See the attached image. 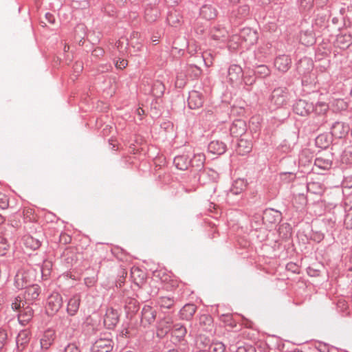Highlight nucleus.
<instances>
[{"mask_svg":"<svg viewBox=\"0 0 352 352\" xmlns=\"http://www.w3.org/2000/svg\"><path fill=\"white\" fill-rule=\"evenodd\" d=\"M12 308L19 311L18 319L22 325L28 323L33 317L34 311L30 304H25L20 296L14 298L12 303Z\"/></svg>","mask_w":352,"mask_h":352,"instance_id":"1","label":"nucleus"},{"mask_svg":"<svg viewBox=\"0 0 352 352\" xmlns=\"http://www.w3.org/2000/svg\"><path fill=\"white\" fill-rule=\"evenodd\" d=\"M157 0H144V18L148 22H153L160 16V10L157 6Z\"/></svg>","mask_w":352,"mask_h":352,"instance_id":"2","label":"nucleus"},{"mask_svg":"<svg viewBox=\"0 0 352 352\" xmlns=\"http://www.w3.org/2000/svg\"><path fill=\"white\" fill-rule=\"evenodd\" d=\"M288 93L285 88L275 89L271 96L270 102L274 108H279L287 103Z\"/></svg>","mask_w":352,"mask_h":352,"instance_id":"3","label":"nucleus"},{"mask_svg":"<svg viewBox=\"0 0 352 352\" xmlns=\"http://www.w3.org/2000/svg\"><path fill=\"white\" fill-rule=\"evenodd\" d=\"M63 299L58 293L52 294L48 299L46 306V311L50 315L56 314L62 307Z\"/></svg>","mask_w":352,"mask_h":352,"instance_id":"4","label":"nucleus"},{"mask_svg":"<svg viewBox=\"0 0 352 352\" xmlns=\"http://www.w3.org/2000/svg\"><path fill=\"white\" fill-rule=\"evenodd\" d=\"M243 72L242 68L238 65H232L228 69V79L233 85H239L242 82Z\"/></svg>","mask_w":352,"mask_h":352,"instance_id":"5","label":"nucleus"},{"mask_svg":"<svg viewBox=\"0 0 352 352\" xmlns=\"http://www.w3.org/2000/svg\"><path fill=\"white\" fill-rule=\"evenodd\" d=\"M113 347V341L109 338H100L93 344L92 352H110Z\"/></svg>","mask_w":352,"mask_h":352,"instance_id":"6","label":"nucleus"},{"mask_svg":"<svg viewBox=\"0 0 352 352\" xmlns=\"http://www.w3.org/2000/svg\"><path fill=\"white\" fill-rule=\"evenodd\" d=\"M294 111L300 116L309 115L314 110V104L304 100H299L294 107Z\"/></svg>","mask_w":352,"mask_h":352,"instance_id":"7","label":"nucleus"},{"mask_svg":"<svg viewBox=\"0 0 352 352\" xmlns=\"http://www.w3.org/2000/svg\"><path fill=\"white\" fill-rule=\"evenodd\" d=\"M119 321V315L117 310L113 308L107 309L104 318V324L108 329L113 328Z\"/></svg>","mask_w":352,"mask_h":352,"instance_id":"8","label":"nucleus"},{"mask_svg":"<svg viewBox=\"0 0 352 352\" xmlns=\"http://www.w3.org/2000/svg\"><path fill=\"white\" fill-rule=\"evenodd\" d=\"M240 36L245 44L244 47L248 48L254 45L257 41V35L256 32L250 28H244L241 30Z\"/></svg>","mask_w":352,"mask_h":352,"instance_id":"9","label":"nucleus"},{"mask_svg":"<svg viewBox=\"0 0 352 352\" xmlns=\"http://www.w3.org/2000/svg\"><path fill=\"white\" fill-rule=\"evenodd\" d=\"M188 106L190 109H199L202 107L204 98L202 95L197 91H191L189 93L188 99Z\"/></svg>","mask_w":352,"mask_h":352,"instance_id":"10","label":"nucleus"},{"mask_svg":"<svg viewBox=\"0 0 352 352\" xmlns=\"http://www.w3.org/2000/svg\"><path fill=\"white\" fill-rule=\"evenodd\" d=\"M247 129L246 123L243 120H234L230 126V133L235 137L241 136L243 135Z\"/></svg>","mask_w":352,"mask_h":352,"instance_id":"11","label":"nucleus"},{"mask_svg":"<svg viewBox=\"0 0 352 352\" xmlns=\"http://www.w3.org/2000/svg\"><path fill=\"white\" fill-rule=\"evenodd\" d=\"M40 294V287L38 285H32L26 288L24 295L25 304H32Z\"/></svg>","mask_w":352,"mask_h":352,"instance_id":"12","label":"nucleus"},{"mask_svg":"<svg viewBox=\"0 0 352 352\" xmlns=\"http://www.w3.org/2000/svg\"><path fill=\"white\" fill-rule=\"evenodd\" d=\"M349 130V127L348 125L341 122H337L331 128V133L337 138H342L348 133Z\"/></svg>","mask_w":352,"mask_h":352,"instance_id":"13","label":"nucleus"},{"mask_svg":"<svg viewBox=\"0 0 352 352\" xmlns=\"http://www.w3.org/2000/svg\"><path fill=\"white\" fill-rule=\"evenodd\" d=\"M156 317V311L150 306H144L142 311V322L150 324L153 323Z\"/></svg>","mask_w":352,"mask_h":352,"instance_id":"14","label":"nucleus"},{"mask_svg":"<svg viewBox=\"0 0 352 352\" xmlns=\"http://www.w3.org/2000/svg\"><path fill=\"white\" fill-rule=\"evenodd\" d=\"M291 65V59L287 55H281L278 56L275 61L274 65L276 68L283 72H285L289 69Z\"/></svg>","mask_w":352,"mask_h":352,"instance_id":"15","label":"nucleus"},{"mask_svg":"<svg viewBox=\"0 0 352 352\" xmlns=\"http://www.w3.org/2000/svg\"><path fill=\"white\" fill-rule=\"evenodd\" d=\"M30 341V332L28 330L21 331L16 337V349L22 351Z\"/></svg>","mask_w":352,"mask_h":352,"instance_id":"16","label":"nucleus"},{"mask_svg":"<svg viewBox=\"0 0 352 352\" xmlns=\"http://www.w3.org/2000/svg\"><path fill=\"white\" fill-rule=\"evenodd\" d=\"M200 15L205 19L211 20L217 16V11L212 5L205 4L200 8Z\"/></svg>","mask_w":352,"mask_h":352,"instance_id":"17","label":"nucleus"},{"mask_svg":"<svg viewBox=\"0 0 352 352\" xmlns=\"http://www.w3.org/2000/svg\"><path fill=\"white\" fill-rule=\"evenodd\" d=\"M172 320L170 318H165L158 323L157 334L160 337L164 336L171 329Z\"/></svg>","mask_w":352,"mask_h":352,"instance_id":"18","label":"nucleus"},{"mask_svg":"<svg viewBox=\"0 0 352 352\" xmlns=\"http://www.w3.org/2000/svg\"><path fill=\"white\" fill-rule=\"evenodd\" d=\"M55 338V332L52 329H47L45 331L41 339V347L43 349H47L53 343Z\"/></svg>","mask_w":352,"mask_h":352,"instance_id":"19","label":"nucleus"},{"mask_svg":"<svg viewBox=\"0 0 352 352\" xmlns=\"http://www.w3.org/2000/svg\"><path fill=\"white\" fill-rule=\"evenodd\" d=\"M210 36L215 41H224L228 37V31L222 27L215 26L210 31Z\"/></svg>","mask_w":352,"mask_h":352,"instance_id":"20","label":"nucleus"},{"mask_svg":"<svg viewBox=\"0 0 352 352\" xmlns=\"http://www.w3.org/2000/svg\"><path fill=\"white\" fill-rule=\"evenodd\" d=\"M226 150V144L219 140L212 141L208 145V151L214 154L221 155Z\"/></svg>","mask_w":352,"mask_h":352,"instance_id":"21","label":"nucleus"},{"mask_svg":"<svg viewBox=\"0 0 352 352\" xmlns=\"http://www.w3.org/2000/svg\"><path fill=\"white\" fill-rule=\"evenodd\" d=\"M80 302V298L78 295H74L69 299L67 307V311L69 315L74 316L76 314L79 309Z\"/></svg>","mask_w":352,"mask_h":352,"instance_id":"22","label":"nucleus"},{"mask_svg":"<svg viewBox=\"0 0 352 352\" xmlns=\"http://www.w3.org/2000/svg\"><path fill=\"white\" fill-rule=\"evenodd\" d=\"M30 281L27 273L24 271H19L15 276L14 285L16 288L22 289Z\"/></svg>","mask_w":352,"mask_h":352,"instance_id":"23","label":"nucleus"},{"mask_svg":"<svg viewBox=\"0 0 352 352\" xmlns=\"http://www.w3.org/2000/svg\"><path fill=\"white\" fill-rule=\"evenodd\" d=\"M245 44L240 34H234L231 36L228 42V47L230 50H236L239 47H244Z\"/></svg>","mask_w":352,"mask_h":352,"instance_id":"24","label":"nucleus"},{"mask_svg":"<svg viewBox=\"0 0 352 352\" xmlns=\"http://www.w3.org/2000/svg\"><path fill=\"white\" fill-rule=\"evenodd\" d=\"M197 307L193 304H186L180 311L181 318L184 320H190L192 318L196 311Z\"/></svg>","mask_w":352,"mask_h":352,"instance_id":"25","label":"nucleus"},{"mask_svg":"<svg viewBox=\"0 0 352 352\" xmlns=\"http://www.w3.org/2000/svg\"><path fill=\"white\" fill-rule=\"evenodd\" d=\"M205 155L203 153L195 154L190 161V164L195 170L199 171L204 168Z\"/></svg>","mask_w":352,"mask_h":352,"instance_id":"26","label":"nucleus"},{"mask_svg":"<svg viewBox=\"0 0 352 352\" xmlns=\"http://www.w3.org/2000/svg\"><path fill=\"white\" fill-rule=\"evenodd\" d=\"M246 182L243 179H237L233 182L230 192L234 195H239L246 188Z\"/></svg>","mask_w":352,"mask_h":352,"instance_id":"27","label":"nucleus"},{"mask_svg":"<svg viewBox=\"0 0 352 352\" xmlns=\"http://www.w3.org/2000/svg\"><path fill=\"white\" fill-rule=\"evenodd\" d=\"M252 148V144L250 141L241 139L238 142L237 153L240 155H245L250 153Z\"/></svg>","mask_w":352,"mask_h":352,"instance_id":"28","label":"nucleus"},{"mask_svg":"<svg viewBox=\"0 0 352 352\" xmlns=\"http://www.w3.org/2000/svg\"><path fill=\"white\" fill-rule=\"evenodd\" d=\"M174 164L178 169L186 170L190 165V161L187 156L179 155L175 157Z\"/></svg>","mask_w":352,"mask_h":352,"instance_id":"29","label":"nucleus"},{"mask_svg":"<svg viewBox=\"0 0 352 352\" xmlns=\"http://www.w3.org/2000/svg\"><path fill=\"white\" fill-rule=\"evenodd\" d=\"M314 164L320 169L327 170L331 168L332 162L330 159L324 156H319L315 160Z\"/></svg>","mask_w":352,"mask_h":352,"instance_id":"30","label":"nucleus"},{"mask_svg":"<svg viewBox=\"0 0 352 352\" xmlns=\"http://www.w3.org/2000/svg\"><path fill=\"white\" fill-rule=\"evenodd\" d=\"M23 243L25 246L30 250H35L38 249L41 243L38 239L33 238L31 236H25L23 238Z\"/></svg>","mask_w":352,"mask_h":352,"instance_id":"31","label":"nucleus"},{"mask_svg":"<svg viewBox=\"0 0 352 352\" xmlns=\"http://www.w3.org/2000/svg\"><path fill=\"white\" fill-rule=\"evenodd\" d=\"M352 42V39L350 35H340L337 37L336 43L339 47L346 48Z\"/></svg>","mask_w":352,"mask_h":352,"instance_id":"32","label":"nucleus"},{"mask_svg":"<svg viewBox=\"0 0 352 352\" xmlns=\"http://www.w3.org/2000/svg\"><path fill=\"white\" fill-rule=\"evenodd\" d=\"M329 104L324 102H318L315 105H314V110L312 112H314L316 115H324L329 110Z\"/></svg>","mask_w":352,"mask_h":352,"instance_id":"33","label":"nucleus"},{"mask_svg":"<svg viewBox=\"0 0 352 352\" xmlns=\"http://www.w3.org/2000/svg\"><path fill=\"white\" fill-rule=\"evenodd\" d=\"M187 333L186 329L182 324H177L174 325L173 334L179 340L183 339Z\"/></svg>","mask_w":352,"mask_h":352,"instance_id":"34","label":"nucleus"},{"mask_svg":"<svg viewBox=\"0 0 352 352\" xmlns=\"http://www.w3.org/2000/svg\"><path fill=\"white\" fill-rule=\"evenodd\" d=\"M165 91V86L159 80L154 82L152 88V93L156 97L161 96Z\"/></svg>","mask_w":352,"mask_h":352,"instance_id":"35","label":"nucleus"},{"mask_svg":"<svg viewBox=\"0 0 352 352\" xmlns=\"http://www.w3.org/2000/svg\"><path fill=\"white\" fill-rule=\"evenodd\" d=\"M225 344L218 340H213L209 346V352H224Z\"/></svg>","mask_w":352,"mask_h":352,"instance_id":"36","label":"nucleus"},{"mask_svg":"<svg viewBox=\"0 0 352 352\" xmlns=\"http://www.w3.org/2000/svg\"><path fill=\"white\" fill-rule=\"evenodd\" d=\"M199 324L204 330H209L212 324V319L208 315H201L199 318Z\"/></svg>","mask_w":352,"mask_h":352,"instance_id":"37","label":"nucleus"},{"mask_svg":"<svg viewBox=\"0 0 352 352\" xmlns=\"http://www.w3.org/2000/svg\"><path fill=\"white\" fill-rule=\"evenodd\" d=\"M307 190L313 194H321L323 191L321 184L316 182H311L307 184Z\"/></svg>","mask_w":352,"mask_h":352,"instance_id":"38","label":"nucleus"},{"mask_svg":"<svg viewBox=\"0 0 352 352\" xmlns=\"http://www.w3.org/2000/svg\"><path fill=\"white\" fill-rule=\"evenodd\" d=\"M300 41L302 44L309 45L314 43V38L311 33L305 32L300 34Z\"/></svg>","mask_w":352,"mask_h":352,"instance_id":"39","label":"nucleus"},{"mask_svg":"<svg viewBox=\"0 0 352 352\" xmlns=\"http://www.w3.org/2000/svg\"><path fill=\"white\" fill-rule=\"evenodd\" d=\"M128 45L129 43L126 38H121L116 43V48L122 54H124L125 52H126Z\"/></svg>","mask_w":352,"mask_h":352,"instance_id":"40","label":"nucleus"},{"mask_svg":"<svg viewBox=\"0 0 352 352\" xmlns=\"http://www.w3.org/2000/svg\"><path fill=\"white\" fill-rule=\"evenodd\" d=\"M182 17L177 11L170 12L167 16V21L171 25H176L177 23H179Z\"/></svg>","mask_w":352,"mask_h":352,"instance_id":"41","label":"nucleus"},{"mask_svg":"<svg viewBox=\"0 0 352 352\" xmlns=\"http://www.w3.org/2000/svg\"><path fill=\"white\" fill-rule=\"evenodd\" d=\"M255 74L261 78H265L270 74V69L264 65H258L255 69Z\"/></svg>","mask_w":352,"mask_h":352,"instance_id":"42","label":"nucleus"},{"mask_svg":"<svg viewBox=\"0 0 352 352\" xmlns=\"http://www.w3.org/2000/svg\"><path fill=\"white\" fill-rule=\"evenodd\" d=\"M159 305L162 308L170 309L174 304L173 298L169 297H161L158 300Z\"/></svg>","mask_w":352,"mask_h":352,"instance_id":"43","label":"nucleus"},{"mask_svg":"<svg viewBox=\"0 0 352 352\" xmlns=\"http://www.w3.org/2000/svg\"><path fill=\"white\" fill-rule=\"evenodd\" d=\"M52 267V263L51 261H45L41 267V273L43 277L47 278L50 274Z\"/></svg>","mask_w":352,"mask_h":352,"instance_id":"44","label":"nucleus"},{"mask_svg":"<svg viewBox=\"0 0 352 352\" xmlns=\"http://www.w3.org/2000/svg\"><path fill=\"white\" fill-rule=\"evenodd\" d=\"M332 108L333 111H340L346 108V104L343 100L338 99L333 102Z\"/></svg>","mask_w":352,"mask_h":352,"instance_id":"45","label":"nucleus"},{"mask_svg":"<svg viewBox=\"0 0 352 352\" xmlns=\"http://www.w3.org/2000/svg\"><path fill=\"white\" fill-rule=\"evenodd\" d=\"M8 244L6 239L3 237H0V256L6 254L8 248Z\"/></svg>","mask_w":352,"mask_h":352,"instance_id":"46","label":"nucleus"},{"mask_svg":"<svg viewBox=\"0 0 352 352\" xmlns=\"http://www.w3.org/2000/svg\"><path fill=\"white\" fill-rule=\"evenodd\" d=\"M127 60L123 58H119L115 63L116 68L120 69H124L127 66Z\"/></svg>","mask_w":352,"mask_h":352,"instance_id":"47","label":"nucleus"},{"mask_svg":"<svg viewBox=\"0 0 352 352\" xmlns=\"http://www.w3.org/2000/svg\"><path fill=\"white\" fill-rule=\"evenodd\" d=\"M7 340V333L3 330L0 329V351L3 348Z\"/></svg>","mask_w":352,"mask_h":352,"instance_id":"48","label":"nucleus"},{"mask_svg":"<svg viewBox=\"0 0 352 352\" xmlns=\"http://www.w3.org/2000/svg\"><path fill=\"white\" fill-rule=\"evenodd\" d=\"M185 78L183 74H179L177 76V79L175 81V85L177 87L182 88L185 85Z\"/></svg>","mask_w":352,"mask_h":352,"instance_id":"49","label":"nucleus"},{"mask_svg":"<svg viewBox=\"0 0 352 352\" xmlns=\"http://www.w3.org/2000/svg\"><path fill=\"white\" fill-rule=\"evenodd\" d=\"M64 352H80V351L75 344L71 343L65 346Z\"/></svg>","mask_w":352,"mask_h":352,"instance_id":"50","label":"nucleus"},{"mask_svg":"<svg viewBox=\"0 0 352 352\" xmlns=\"http://www.w3.org/2000/svg\"><path fill=\"white\" fill-rule=\"evenodd\" d=\"M314 3V0H300V6L304 9H309L310 8Z\"/></svg>","mask_w":352,"mask_h":352,"instance_id":"51","label":"nucleus"},{"mask_svg":"<svg viewBox=\"0 0 352 352\" xmlns=\"http://www.w3.org/2000/svg\"><path fill=\"white\" fill-rule=\"evenodd\" d=\"M249 12V7L247 5L241 6L239 8V13L242 16L248 14Z\"/></svg>","mask_w":352,"mask_h":352,"instance_id":"52","label":"nucleus"},{"mask_svg":"<svg viewBox=\"0 0 352 352\" xmlns=\"http://www.w3.org/2000/svg\"><path fill=\"white\" fill-rule=\"evenodd\" d=\"M8 206V201L6 198L0 195V208L2 209L6 208Z\"/></svg>","mask_w":352,"mask_h":352,"instance_id":"53","label":"nucleus"},{"mask_svg":"<svg viewBox=\"0 0 352 352\" xmlns=\"http://www.w3.org/2000/svg\"><path fill=\"white\" fill-rule=\"evenodd\" d=\"M255 82V79L252 77L245 76L244 78V82L246 85H252Z\"/></svg>","mask_w":352,"mask_h":352,"instance_id":"54","label":"nucleus"},{"mask_svg":"<svg viewBox=\"0 0 352 352\" xmlns=\"http://www.w3.org/2000/svg\"><path fill=\"white\" fill-rule=\"evenodd\" d=\"M207 55H210L209 53L208 52H206L204 55H203V58H204V60L205 62V64L206 66L209 67L212 64V60H209L208 59V58L206 57Z\"/></svg>","mask_w":352,"mask_h":352,"instance_id":"55","label":"nucleus"},{"mask_svg":"<svg viewBox=\"0 0 352 352\" xmlns=\"http://www.w3.org/2000/svg\"><path fill=\"white\" fill-rule=\"evenodd\" d=\"M274 211L273 210H267L264 213V216H263V219L264 220H266L267 221L268 220V217L272 215V214L274 212Z\"/></svg>","mask_w":352,"mask_h":352,"instance_id":"56","label":"nucleus"},{"mask_svg":"<svg viewBox=\"0 0 352 352\" xmlns=\"http://www.w3.org/2000/svg\"><path fill=\"white\" fill-rule=\"evenodd\" d=\"M188 52L191 54H195L197 52V47L194 48L192 45H189Z\"/></svg>","mask_w":352,"mask_h":352,"instance_id":"57","label":"nucleus"},{"mask_svg":"<svg viewBox=\"0 0 352 352\" xmlns=\"http://www.w3.org/2000/svg\"><path fill=\"white\" fill-rule=\"evenodd\" d=\"M324 138V135H319L316 138V144H319L320 142L322 141V140Z\"/></svg>","mask_w":352,"mask_h":352,"instance_id":"58","label":"nucleus"},{"mask_svg":"<svg viewBox=\"0 0 352 352\" xmlns=\"http://www.w3.org/2000/svg\"><path fill=\"white\" fill-rule=\"evenodd\" d=\"M273 0H259V1L261 2V3L262 5H268L269 3H270Z\"/></svg>","mask_w":352,"mask_h":352,"instance_id":"59","label":"nucleus"},{"mask_svg":"<svg viewBox=\"0 0 352 352\" xmlns=\"http://www.w3.org/2000/svg\"><path fill=\"white\" fill-rule=\"evenodd\" d=\"M141 272L138 268H133L132 269V271H131V274H132V276H134L135 275V274H138Z\"/></svg>","mask_w":352,"mask_h":352,"instance_id":"60","label":"nucleus"},{"mask_svg":"<svg viewBox=\"0 0 352 352\" xmlns=\"http://www.w3.org/2000/svg\"><path fill=\"white\" fill-rule=\"evenodd\" d=\"M240 0H229V2L231 5L234 6L236 3H239Z\"/></svg>","mask_w":352,"mask_h":352,"instance_id":"61","label":"nucleus"},{"mask_svg":"<svg viewBox=\"0 0 352 352\" xmlns=\"http://www.w3.org/2000/svg\"><path fill=\"white\" fill-rule=\"evenodd\" d=\"M121 333H122V335L123 336H127L128 330L127 329H124V330L122 331Z\"/></svg>","mask_w":352,"mask_h":352,"instance_id":"62","label":"nucleus"},{"mask_svg":"<svg viewBox=\"0 0 352 352\" xmlns=\"http://www.w3.org/2000/svg\"><path fill=\"white\" fill-rule=\"evenodd\" d=\"M76 69L78 70V71H81L82 70V65L81 64H76Z\"/></svg>","mask_w":352,"mask_h":352,"instance_id":"63","label":"nucleus"},{"mask_svg":"<svg viewBox=\"0 0 352 352\" xmlns=\"http://www.w3.org/2000/svg\"><path fill=\"white\" fill-rule=\"evenodd\" d=\"M161 273H162L161 272H154V276H160Z\"/></svg>","mask_w":352,"mask_h":352,"instance_id":"64","label":"nucleus"}]
</instances>
